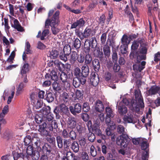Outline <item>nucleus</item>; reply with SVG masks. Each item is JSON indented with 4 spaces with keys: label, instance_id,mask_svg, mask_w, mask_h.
Instances as JSON below:
<instances>
[{
    "label": "nucleus",
    "instance_id": "a211bd4d",
    "mask_svg": "<svg viewBox=\"0 0 160 160\" xmlns=\"http://www.w3.org/2000/svg\"><path fill=\"white\" fill-rule=\"evenodd\" d=\"M47 124V127L51 131H52L54 129H56L58 128V124L55 120L52 121Z\"/></svg>",
    "mask_w": 160,
    "mask_h": 160
},
{
    "label": "nucleus",
    "instance_id": "f8f14e48",
    "mask_svg": "<svg viewBox=\"0 0 160 160\" xmlns=\"http://www.w3.org/2000/svg\"><path fill=\"white\" fill-rule=\"evenodd\" d=\"M47 128L46 124L45 123H42L39 125V128L38 131L39 132L40 134L43 137H47L48 134V131L46 130Z\"/></svg>",
    "mask_w": 160,
    "mask_h": 160
},
{
    "label": "nucleus",
    "instance_id": "3c124183",
    "mask_svg": "<svg viewBox=\"0 0 160 160\" xmlns=\"http://www.w3.org/2000/svg\"><path fill=\"white\" fill-rule=\"evenodd\" d=\"M106 112L107 116H109L111 117H113L114 115L112 109L109 107H107L106 108Z\"/></svg>",
    "mask_w": 160,
    "mask_h": 160
},
{
    "label": "nucleus",
    "instance_id": "f704fd0d",
    "mask_svg": "<svg viewBox=\"0 0 160 160\" xmlns=\"http://www.w3.org/2000/svg\"><path fill=\"white\" fill-rule=\"evenodd\" d=\"M107 43L105 45L103 48V51L104 55L107 57H109L110 55V47L107 45Z\"/></svg>",
    "mask_w": 160,
    "mask_h": 160
},
{
    "label": "nucleus",
    "instance_id": "dca6fc26",
    "mask_svg": "<svg viewBox=\"0 0 160 160\" xmlns=\"http://www.w3.org/2000/svg\"><path fill=\"white\" fill-rule=\"evenodd\" d=\"M52 151L51 146L48 143H45L42 147V152L45 154L49 155Z\"/></svg>",
    "mask_w": 160,
    "mask_h": 160
},
{
    "label": "nucleus",
    "instance_id": "de8ad7c7",
    "mask_svg": "<svg viewBox=\"0 0 160 160\" xmlns=\"http://www.w3.org/2000/svg\"><path fill=\"white\" fill-rule=\"evenodd\" d=\"M52 86L53 89L56 91H58L61 89L60 85L56 82H53Z\"/></svg>",
    "mask_w": 160,
    "mask_h": 160
},
{
    "label": "nucleus",
    "instance_id": "a18cd8bd",
    "mask_svg": "<svg viewBox=\"0 0 160 160\" xmlns=\"http://www.w3.org/2000/svg\"><path fill=\"white\" fill-rule=\"evenodd\" d=\"M13 155L14 160H17L19 158H23L24 156V155L22 153H18L17 152L13 153Z\"/></svg>",
    "mask_w": 160,
    "mask_h": 160
},
{
    "label": "nucleus",
    "instance_id": "09e8293b",
    "mask_svg": "<svg viewBox=\"0 0 160 160\" xmlns=\"http://www.w3.org/2000/svg\"><path fill=\"white\" fill-rule=\"evenodd\" d=\"M73 45L74 48L76 49L79 48L81 45V42L80 40L78 38H76L74 41Z\"/></svg>",
    "mask_w": 160,
    "mask_h": 160
},
{
    "label": "nucleus",
    "instance_id": "c756f323",
    "mask_svg": "<svg viewBox=\"0 0 160 160\" xmlns=\"http://www.w3.org/2000/svg\"><path fill=\"white\" fill-rule=\"evenodd\" d=\"M12 26L19 31H22L23 30L20 25L18 21H14V24H12Z\"/></svg>",
    "mask_w": 160,
    "mask_h": 160
},
{
    "label": "nucleus",
    "instance_id": "20e7f679",
    "mask_svg": "<svg viewBox=\"0 0 160 160\" xmlns=\"http://www.w3.org/2000/svg\"><path fill=\"white\" fill-rule=\"evenodd\" d=\"M132 106L138 114L139 113L140 110H143L144 108V104L143 98L138 100L132 99L131 102Z\"/></svg>",
    "mask_w": 160,
    "mask_h": 160
},
{
    "label": "nucleus",
    "instance_id": "f3484780",
    "mask_svg": "<svg viewBox=\"0 0 160 160\" xmlns=\"http://www.w3.org/2000/svg\"><path fill=\"white\" fill-rule=\"evenodd\" d=\"M32 142L33 143V145L34 146H36V148H37L38 150H41V148L40 147L41 140L39 138H34L32 139Z\"/></svg>",
    "mask_w": 160,
    "mask_h": 160
},
{
    "label": "nucleus",
    "instance_id": "6e6d98bb",
    "mask_svg": "<svg viewBox=\"0 0 160 160\" xmlns=\"http://www.w3.org/2000/svg\"><path fill=\"white\" fill-rule=\"evenodd\" d=\"M134 95L136 99L135 100H138L140 99L143 98L141 93L137 90H136L134 91Z\"/></svg>",
    "mask_w": 160,
    "mask_h": 160
},
{
    "label": "nucleus",
    "instance_id": "cd10ccee",
    "mask_svg": "<svg viewBox=\"0 0 160 160\" xmlns=\"http://www.w3.org/2000/svg\"><path fill=\"white\" fill-rule=\"evenodd\" d=\"M50 107L48 106L47 108H43L40 111V112L42 114L43 117L48 114H50Z\"/></svg>",
    "mask_w": 160,
    "mask_h": 160
},
{
    "label": "nucleus",
    "instance_id": "c85d7f7f",
    "mask_svg": "<svg viewBox=\"0 0 160 160\" xmlns=\"http://www.w3.org/2000/svg\"><path fill=\"white\" fill-rule=\"evenodd\" d=\"M60 98L64 103L67 102L69 100V96L68 93L65 92H64L60 95Z\"/></svg>",
    "mask_w": 160,
    "mask_h": 160
},
{
    "label": "nucleus",
    "instance_id": "5701e85b",
    "mask_svg": "<svg viewBox=\"0 0 160 160\" xmlns=\"http://www.w3.org/2000/svg\"><path fill=\"white\" fill-rule=\"evenodd\" d=\"M84 21H76L72 24L71 28H74L77 27H82L84 25Z\"/></svg>",
    "mask_w": 160,
    "mask_h": 160
},
{
    "label": "nucleus",
    "instance_id": "4c0bfd02",
    "mask_svg": "<svg viewBox=\"0 0 160 160\" xmlns=\"http://www.w3.org/2000/svg\"><path fill=\"white\" fill-rule=\"evenodd\" d=\"M94 112L97 113L100 112V100H98L95 104Z\"/></svg>",
    "mask_w": 160,
    "mask_h": 160
},
{
    "label": "nucleus",
    "instance_id": "bb28decb",
    "mask_svg": "<svg viewBox=\"0 0 160 160\" xmlns=\"http://www.w3.org/2000/svg\"><path fill=\"white\" fill-rule=\"evenodd\" d=\"M142 42V40H139L138 42L134 41L133 42L131 47V50L133 51L136 50L139 47V43L141 45Z\"/></svg>",
    "mask_w": 160,
    "mask_h": 160
},
{
    "label": "nucleus",
    "instance_id": "69168bd1",
    "mask_svg": "<svg viewBox=\"0 0 160 160\" xmlns=\"http://www.w3.org/2000/svg\"><path fill=\"white\" fill-rule=\"evenodd\" d=\"M142 141V138H137L135 139H133L132 140V143L134 144L137 145L140 144L141 142Z\"/></svg>",
    "mask_w": 160,
    "mask_h": 160
},
{
    "label": "nucleus",
    "instance_id": "0e129e2a",
    "mask_svg": "<svg viewBox=\"0 0 160 160\" xmlns=\"http://www.w3.org/2000/svg\"><path fill=\"white\" fill-rule=\"evenodd\" d=\"M86 77H87L83 76L82 75L78 77H77L79 79V81H80V82L81 84L83 85L86 82Z\"/></svg>",
    "mask_w": 160,
    "mask_h": 160
},
{
    "label": "nucleus",
    "instance_id": "37998d69",
    "mask_svg": "<svg viewBox=\"0 0 160 160\" xmlns=\"http://www.w3.org/2000/svg\"><path fill=\"white\" fill-rule=\"evenodd\" d=\"M71 140L69 139H63V145L65 148L68 149L71 144Z\"/></svg>",
    "mask_w": 160,
    "mask_h": 160
},
{
    "label": "nucleus",
    "instance_id": "ea45409f",
    "mask_svg": "<svg viewBox=\"0 0 160 160\" xmlns=\"http://www.w3.org/2000/svg\"><path fill=\"white\" fill-rule=\"evenodd\" d=\"M49 57L51 58L55 59L58 55V52L55 50H52L49 52Z\"/></svg>",
    "mask_w": 160,
    "mask_h": 160
},
{
    "label": "nucleus",
    "instance_id": "7ed1b4c3",
    "mask_svg": "<svg viewBox=\"0 0 160 160\" xmlns=\"http://www.w3.org/2000/svg\"><path fill=\"white\" fill-rule=\"evenodd\" d=\"M141 148L144 151L142 154V160H148L149 157V144L147 140L144 138H142V141L140 142Z\"/></svg>",
    "mask_w": 160,
    "mask_h": 160
},
{
    "label": "nucleus",
    "instance_id": "423d86ee",
    "mask_svg": "<svg viewBox=\"0 0 160 160\" xmlns=\"http://www.w3.org/2000/svg\"><path fill=\"white\" fill-rule=\"evenodd\" d=\"M100 72H92L90 77V81L91 84L94 87L97 86L99 81Z\"/></svg>",
    "mask_w": 160,
    "mask_h": 160
},
{
    "label": "nucleus",
    "instance_id": "a878e982",
    "mask_svg": "<svg viewBox=\"0 0 160 160\" xmlns=\"http://www.w3.org/2000/svg\"><path fill=\"white\" fill-rule=\"evenodd\" d=\"M82 75L83 76L87 77L89 74V68L87 64L84 65L82 68Z\"/></svg>",
    "mask_w": 160,
    "mask_h": 160
},
{
    "label": "nucleus",
    "instance_id": "7c9ffc66",
    "mask_svg": "<svg viewBox=\"0 0 160 160\" xmlns=\"http://www.w3.org/2000/svg\"><path fill=\"white\" fill-rule=\"evenodd\" d=\"M25 85L26 84L23 82H21L18 88V89L16 92V95H18L20 94L22 92Z\"/></svg>",
    "mask_w": 160,
    "mask_h": 160
},
{
    "label": "nucleus",
    "instance_id": "864d4df0",
    "mask_svg": "<svg viewBox=\"0 0 160 160\" xmlns=\"http://www.w3.org/2000/svg\"><path fill=\"white\" fill-rule=\"evenodd\" d=\"M15 53L14 51H12L10 55L9 56L8 59L7 60V61L11 63L13 62V60L14 59L15 56Z\"/></svg>",
    "mask_w": 160,
    "mask_h": 160
},
{
    "label": "nucleus",
    "instance_id": "aec40b11",
    "mask_svg": "<svg viewBox=\"0 0 160 160\" xmlns=\"http://www.w3.org/2000/svg\"><path fill=\"white\" fill-rule=\"evenodd\" d=\"M121 40L122 44L126 46H128L130 42V38H129L128 36L125 34H124L123 35Z\"/></svg>",
    "mask_w": 160,
    "mask_h": 160
},
{
    "label": "nucleus",
    "instance_id": "a19ab883",
    "mask_svg": "<svg viewBox=\"0 0 160 160\" xmlns=\"http://www.w3.org/2000/svg\"><path fill=\"white\" fill-rule=\"evenodd\" d=\"M28 67L29 65L28 63H25L22 67V70L21 72V74H24L28 72L29 70Z\"/></svg>",
    "mask_w": 160,
    "mask_h": 160
},
{
    "label": "nucleus",
    "instance_id": "4be33fe9",
    "mask_svg": "<svg viewBox=\"0 0 160 160\" xmlns=\"http://www.w3.org/2000/svg\"><path fill=\"white\" fill-rule=\"evenodd\" d=\"M148 45L146 43H142L140 45L139 53L141 54H147L148 51Z\"/></svg>",
    "mask_w": 160,
    "mask_h": 160
},
{
    "label": "nucleus",
    "instance_id": "9d476101",
    "mask_svg": "<svg viewBox=\"0 0 160 160\" xmlns=\"http://www.w3.org/2000/svg\"><path fill=\"white\" fill-rule=\"evenodd\" d=\"M158 4L157 3L156 5H155L152 10V7H151L149 6L148 5V20H149V19H153V20H155V18L154 15V12L157 11L158 8V7L156 6H158Z\"/></svg>",
    "mask_w": 160,
    "mask_h": 160
},
{
    "label": "nucleus",
    "instance_id": "e2e57ef3",
    "mask_svg": "<svg viewBox=\"0 0 160 160\" xmlns=\"http://www.w3.org/2000/svg\"><path fill=\"white\" fill-rule=\"evenodd\" d=\"M31 141V137L30 135L27 136L24 138V142L25 145H28Z\"/></svg>",
    "mask_w": 160,
    "mask_h": 160
},
{
    "label": "nucleus",
    "instance_id": "e433bc0d",
    "mask_svg": "<svg viewBox=\"0 0 160 160\" xmlns=\"http://www.w3.org/2000/svg\"><path fill=\"white\" fill-rule=\"evenodd\" d=\"M63 52L64 54L68 55L71 52V49L70 46L68 44L66 45L64 47Z\"/></svg>",
    "mask_w": 160,
    "mask_h": 160
},
{
    "label": "nucleus",
    "instance_id": "13d9d810",
    "mask_svg": "<svg viewBox=\"0 0 160 160\" xmlns=\"http://www.w3.org/2000/svg\"><path fill=\"white\" fill-rule=\"evenodd\" d=\"M26 49L25 50L27 54H31L32 53V51L30 49L31 47L30 45L28 42H27L26 43Z\"/></svg>",
    "mask_w": 160,
    "mask_h": 160
},
{
    "label": "nucleus",
    "instance_id": "49530a36",
    "mask_svg": "<svg viewBox=\"0 0 160 160\" xmlns=\"http://www.w3.org/2000/svg\"><path fill=\"white\" fill-rule=\"evenodd\" d=\"M72 84L76 88L78 87L81 85L79 79L78 77H75L73 78Z\"/></svg>",
    "mask_w": 160,
    "mask_h": 160
},
{
    "label": "nucleus",
    "instance_id": "680f3d73",
    "mask_svg": "<svg viewBox=\"0 0 160 160\" xmlns=\"http://www.w3.org/2000/svg\"><path fill=\"white\" fill-rule=\"evenodd\" d=\"M77 134L76 132L73 131H71L69 133V137L72 140H74L76 139Z\"/></svg>",
    "mask_w": 160,
    "mask_h": 160
},
{
    "label": "nucleus",
    "instance_id": "0eeeda50",
    "mask_svg": "<svg viewBox=\"0 0 160 160\" xmlns=\"http://www.w3.org/2000/svg\"><path fill=\"white\" fill-rule=\"evenodd\" d=\"M56 21H46L45 23V28H48L49 27H52V33L54 35H56L59 32L58 29L56 28V26L57 23Z\"/></svg>",
    "mask_w": 160,
    "mask_h": 160
},
{
    "label": "nucleus",
    "instance_id": "412c9836",
    "mask_svg": "<svg viewBox=\"0 0 160 160\" xmlns=\"http://www.w3.org/2000/svg\"><path fill=\"white\" fill-rule=\"evenodd\" d=\"M106 133L107 135L110 136L112 141L114 142L116 140V136L115 133L110 130V128H107L106 129Z\"/></svg>",
    "mask_w": 160,
    "mask_h": 160
},
{
    "label": "nucleus",
    "instance_id": "2eb2a0df",
    "mask_svg": "<svg viewBox=\"0 0 160 160\" xmlns=\"http://www.w3.org/2000/svg\"><path fill=\"white\" fill-rule=\"evenodd\" d=\"M160 89V87L156 86H152L151 88L147 91L148 93V95L152 96L156 94L158 92Z\"/></svg>",
    "mask_w": 160,
    "mask_h": 160
},
{
    "label": "nucleus",
    "instance_id": "774afa93",
    "mask_svg": "<svg viewBox=\"0 0 160 160\" xmlns=\"http://www.w3.org/2000/svg\"><path fill=\"white\" fill-rule=\"evenodd\" d=\"M82 91L77 89L75 91V94L77 98L78 99H79L82 97L83 94L82 92Z\"/></svg>",
    "mask_w": 160,
    "mask_h": 160
},
{
    "label": "nucleus",
    "instance_id": "2f4dec72",
    "mask_svg": "<svg viewBox=\"0 0 160 160\" xmlns=\"http://www.w3.org/2000/svg\"><path fill=\"white\" fill-rule=\"evenodd\" d=\"M71 148L75 152H77L79 150V145L76 142H73L71 144Z\"/></svg>",
    "mask_w": 160,
    "mask_h": 160
},
{
    "label": "nucleus",
    "instance_id": "052dcab7",
    "mask_svg": "<svg viewBox=\"0 0 160 160\" xmlns=\"http://www.w3.org/2000/svg\"><path fill=\"white\" fill-rule=\"evenodd\" d=\"M33 147L31 145L28 146L27 149V153L28 155L31 156L34 152Z\"/></svg>",
    "mask_w": 160,
    "mask_h": 160
},
{
    "label": "nucleus",
    "instance_id": "393cba45",
    "mask_svg": "<svg viewBox=\"0 0 160 160\" xmlns=\"http://www.w3.org/2000/svg\"><path fill=\"white\" fill-rule=\"evenodd\" d=\"M54 118L52 117L51 114H48L46 116H45L44 117H43V119L45 121V122L43 123H45L47 125V124L48 123L52 122V121H53Z\"/></svg>",
    "mask_w": 160,
    "mask_h": 160
},
{
    "label": "nucleus",
    "instance_id": "5fc2aeb1",
    "mask_svg": "<svg viewBox=\"0 0 160 160\" xmlns=\"http://www.w3.org/2000/svg\"><path fill=\"white\" fill-rule=\"evenodd\" d=\"M66 157L68 160H74V155L71 152H68L66 153Z\"/></svg>",
    "mask_w": 160,
    "mask_h": 160
},
{
    "label": "nucleus",
    "instance_id": "c03bdc74",
    "mask_svg": "<svg viewBox=\"0 0 160 160\" xmlns=\"http://www.w3.org/2000/svg\"><path fill=\"white\" fill-rule=\"evenodd\" d=\"M46 99L48 102H52L54 99V97L52 93H48L46 95Z\"/></svg>",
    "mask_w": 160,
    "mask_h": 160
},
{
    "label": "nucleus",
    "instance_id": "bf43d9fd",
    "mask_svg": "<svg viewBox=\"0 0 160 160\" xmlns=\"http://www.w3.org/2000/svg\"><path fill=\"white\" fill-rule=\"evenodd\" d=\"M92 60V58L89 54L86 55L85 58V62L86 64H90Z\"/></svg>",
    "mask_w": 160,
    "mask_h": 160
},
{
    "label": "nucleus",
    "instance_id": "4d7b16f0",
    "mask_svg": "<svg viewBox=\"0 0 160 160\" xmlns=\"http://www.w3.org/2000/svg\"><path fill=\"white\" fill-rule=\"evenodd\" d=\"M51 79L55 81L58 79V76L56 72L54 70H52L50 73Z\"/></svg>",
    "mask_w": 160,
    "mask_h": 160
},
{
    "label": "nucleus",
    "instance_id": "4468645a",
    "mask_svg": "<svg viewBox=\"0 0 160 160\" xmlns=\"http://www.w3.org/2000/svg\"><path fill=\"white\" fill-rule=\"evenodd\" d=\"M58 107L59 109L60 113L61 114H68L69 113L68 108L65 104H60Z\"/></svg>",
    "mask_w": 160,
    "mask_h": 160
},
{
    "label": "nucleus",
    "instance_id": "9b49d317",
    "mask_svg": "<svg viewBox=\"0 0 160 160\" xmlns=\"http://www.w3.org/2000/svg\"><path fill=\"white\" fill-rule=\"evenodd\" d=\"M68 128L73 129L75 128L77 125V119L74 117H69L67 121Z\"/></svg>",
    "mask_w": 160,
    "mask_h": 160
},
{
    "label": "nucleus",
    "instance_id": "72a5a7b5",
    "mask_svg": "<svg viewBox=\"0 0 160 160\" xmlns=\"http://www.w3.org/2000/svg\"><path fill=\"white\" fill-rule=\"evenodd\" d=\"M60 76V79L63 82H67L68 77L67 74L64 72H61L59 73Z\"/></svg>",
    "mask_w": 160,
    "mask_h": 160
},
{
    "label": "nucleus",
    "instance_id": "6ab92c4d",
    "mask_svg": "<svg viewBox=\"0 0 160 160\" xmlns=\"http://www.w3.org/2000/svg\"><path fill=\"white\" fill-rule=\"evenodd\" d=\"M92 65L94 67L95 72H100L99 70L100 67L99 60L97 59H94L92 61Z\"/></svg>",
    "mask_w": 160,
    "mask_h": 160
},
{
    "label": "nucleus",
    "instance_id": "1a4fd4ad",
    "mask_svg": "<svg viewBox=\"0 0 160 160\" xmlns=\"http://www.w3.org/2000/svg\"><path fill=\"white\" fill-rule=\"evenodd\" d=\"M35 97H36V96L34 94H32L30 96L32 103L33 105L34 108L36 109H38L42 107L43 103L42 101L41 100H38L37 102H35L34 99Z\"/></svg>",
    "mask_w": 160,
    "mask_h": 160
},
{
    "label": "nucleus",
    "instance_id": "ddd939ff",
    "mask_svg": "<svg viewBox=\"0 0 160 160\" xmlns=\"http://www.w3.org/2000/svg\"><path fill=\"white\" fill-rule=\"evenodd\" d=\"M95 33V31L92 28L87 27L85 29L83 32L82 33V35L83 38H87L92 36Z\"/></svg>",
    "mask_w": 160,
    "mask_h": 160
},
{
    "label": "nucleus",
    "instance_id": "338daca9",
    "mask_svg": "<svg viewBox=\"0 0 160 160\" xmlns=\"http://www.w3.org/2000/svg\"><path fill=\"white\" fill-rule=\"evenodd\" d=\"M82 110L85 112H87L89 109V106L87 102H84L83 104L82 108Z\"/></svg>",
    "mask_w": 160,
    "mask_h": 160
},
{
    "label": "nucleus",
    "instance_id": "6e6552de",
    "mask_svg": "<svg viewBox=\"0 0 160 160\" xmlns=\"http://www.w3.org/2000/svg\"><path fill=\"white\" fill-rule=\"evenodd\" d=\"M69 109L71 112L75 116L81 112L82 106L80 103H77L74 105V107L70 106Z\"/></svg>",
    "mask_w": 160,
    "mask_h": 160
},
{
    "label": "nucleus",
    "instance_id": "603ef678",
    "mask_svg": "<svg viewBox=\"0 0 160 160\" xmlns=\"http://www.w3.org/2000/svg\"><path fill=\"white\" fill-rule=\"evenodd\" d=\"M133 116H125L124 117L123 120L127 123H131L133 122Z\"/></svg>",
    "mask_w": 160,
    "mask_h": 160
},
{
    "label": "nucleus",
    "instance_id": "f03ea898",
    "mask_svg": "<svg viewBox=\"0 0 160 160\" xmlns=\"http://www.w3.org/2000/svg\"><path fill=\"white\" fill-rule=\"evenodd\" d=\"M100 117L99 116L94 118L93 128H92V123L91 121H88L87 124L89 131L90 132L92 129L95 133L98 136L100 135Z\"/></svg>",
    "mask_w": 160,
    "mask_h": 160
},
{
    "label": "nucleus",
    "instance_id": "39448f33",
    "mask_svg": "<svg viewBox=\"0 0 160 160\" xmlns=\"http://www.w3.org/2000/svg\"><path fill=\"white\" fill-rule=\"evenodd\" d=\"M89 46L92 48H95L93 53L95 56L100 58V49L99 45H97V43L95 38H92V40L89 42Z\"/></svg>",
    "mask_w": 160,
    "mask_h": 160
},
{
    "label": "nucleus",
    "instance_id": "c9c22d12",
    "mask_svg": "<svg viewBox=\"0 0 160 160\" xmlns=\"http://www.w3.org/2000/svg\"><path fill=\"white\" fill-rule=\"evenodd\" d=\"M31 156L33 160H38L40 157L39 152L36 150H35Z\"/></svg>",
    "mask_w": 160,
    "mask_h": 160
},
{
    "label": "nucleus",
    "instance_id": "f257e3e1",
    "mask_svg": "<svg viewBox=\"0 0 160 160\" xmlns=\"http://www.w3.org/2000/svg\"><path fill=\"white\" fill-rule=\"evenodd\" d=\"M125 128L124 126L119 125L117 127V131L119 134H122L116 138V143L117 145L120 146L122 148H125L127 147L128 142L129 138L128 135L124 134Z\"/></svg>",
    "mask_w": 160,
    "mask_h": 160
},
{
    "label": "nucleus",
    "instance_id": "58836bf2",
    "mask_svg": "<svg viewBox=\"0 0 160 160\" xmlns=\"http://www.w3.org/2000/svg\"><path fill=\"white\" fill-rule=\"evenodd\" d=\"M55 65L58 67L60 71H62V68H64V65L58 60H55L54 62Z\"/></svg>",
    "mask_w": 160,
    "mask_h": 160
},
{
    "label": "nucleus",
    "instance_id": "473e14b6",
    "mask_svg": "<svg viewBox=\"0 0 160 160\" xmlns=\"http://www.w3.org/2000/svg\"><path fill=\"white\" fill-rule=\"evenodd\" d=\"M78 54L75 51H73L71 54V58L70 61L72 64H73L76 60L78 56Z\"/></svg>",
    "mask_w": 160,
    "mask_h": 160
},
{
    "label": "nucleus",
    "instance_id": "b1692460",
    "mask_svg": "<svg viewBox=\"0 0 160 160\" xmlns=\"http://www.w3.org/2000/svg\"><path fill=\"white\" fill-rule=\"evenodd\" d=\"M118 111L121 115H123L127 113V109L125 105H120L118 106Z\"/></svg>",
    "mask_w": 160,
    "mask_h": 160
},
{
    "label": "nucleus",
    "instance_id": "8fccbe9b",
    "mask_svg": "<svg viewBox=\"0 0 160 160\" xmlns=\"http://www.w3.org/2000/svg\"><path fill=\"white\" fill-rule=\"evenodd\" d=\"M9 111V106L8 105H5L2 110V112L0 114V116L4 117L5 115L7 114Z\"/></svg>",
    "mask_w": 160,
    "mask_h": 160
},
{
    "label": "nucleus",
    "instance_id": "79ce46f5",
    "mask_svg": "<svg viewBox=\"0 0 160 160\" xmlns=\"http://www.w3.org/2000/svg\"><path fill=\"white\" fill-rule=\"evenodd\" d=\"M62 138L59 136H58L56 137V140L58 144V146L59 148H61L63 146V142Z\"/></svg>",
    "mask_w": 160,
    "mask_h": 160
}]
</instances>
